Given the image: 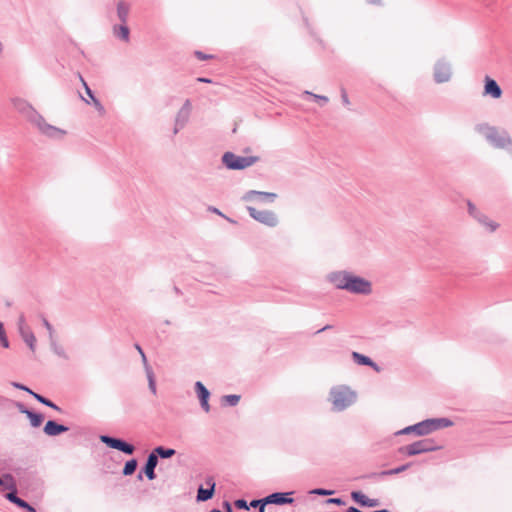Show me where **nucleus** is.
I'll list each match as a JSON object with an SVG mask.
<instances>
[{
	"mask_svg": "<svg viewBox=\"0 0 512 512\" xmlns=\"http://www.w3.org/2000/svg\"><path fill=\"white\" fill-rule=\"evenodd\" d=\"M292 501L293 499L287 498L284 493H274L265 498V503L285 504Z\"/></svg>",
	"mask_w": 512,
	"mask_h": 512,
	"instance_id": "nucleus-18",
	"label": "nucleus"
},
{
	"mask_svg": "<svg viewBox=\"0 0 512 512\" xmlns=\"http://www.w3.org/2000/svg\"><path fill=\"white\" fill-rule=\"evenodd\" d=\"M249 214L255 220L268 225L275 226L278 223L276 215L268 210H258L255 207H248Z\"/></svg>",
	"mask_w": 512,
	"mask_h": 512,
	"instance_id": "nucleus-5",
	"label": "nucleus"
},
{
	"mask_svg": "<svg viewBox=\"0 0 512 512\" xmlns=\"http://www.w3.org/2000/svg\"><path fill=\"white\" fill-rule=\"evenodd\" d=\"M432 420L434 422H437V424H436L437 429L442 428V427H449L452 425V422L446 418L432 419Z\"/></svg>",
	"mask_w": 512,
	"mask_h": 512,
	"instance_id": "nucleus-29",
	"label": "nucleus"
},
{
	"mask_svg": "<svg viewBox=\"0 0 512 512\" xmlns=\"http://www.w3.org/2000/svg\"><path fill=\"white\" fill-rule=\"evenodd\" d=\"M44 405L51 407L57 411H60V408L57 405H55L53 402H51L50 400H47Z\"/></svg>",
	"mask_w": 512,
	"mask_h": 512,
	"instance_id": "nucleus-40",
	"label": "nucleus"
},
{
	"mask_svg": "<svg viewBox=\"0 0 512 512\" xmlns=\"http://www.w3.org/2000/svg\"><path fill=\"white\" fill-rule=\"evenodd\" d=\"M136 467H137L136 460L132 459V460L127 461L124 466V469H123V474L126 476L133 474L136 470Z\"/></svg>",
	"mask_w": 512,
	"mask_h": 512,
	"instance_id": "nucleus-25",
	"label": "nucleus"
},
{
	"mask_svg": "<svg viewBox=\"0 0 512 512\" xmlns=\"http://www.w3.org/2000/svg\"><path fill=\"white\" fill-rule=\"evenodd\" d=\"M149 386H150L152 392L155 393L156 387H155V383H154L152 375L149 376Z\"/></svg>",
	"mask_w": 512,
	"mask_h": 512,
	"instance_id": "nucleus-39",
	"label": "nucleus"
},
{
	"mask_svg": "<svg viewBox=\"0 0 512 512\" xmlns=\"http://www.w3.org/2000/svg\"><path fill=\"white\" fill-rule=\"evenodd\" d=\"M330 280L338 289L361 294H369L371 292L369 281L348 272L333 273Z\"/></svg>",
	"mask_w": 512,
	"mask_h": 512,
	"instance_id": "nucleus-1",
	"label": "nucleus"
},
{
	"mask_svg": "<svg viewBox=\"0 0 512 512\" xmlns=\"http://www.w3.org/2000/svg\"><path fill=\"white\" fill-rule=\"evenodd\" d=\"M263 198L264 200H267L269 202H273L277 195L275 193H267V192H259V191H250L245 195V200L252 201L256 198Z\"/></svg>",
	"mask_w": 512,
	"mask_h": 512,
	"instance_id": "nucleus-16",
	"label": "nucleus"
},
{
	"mask_svg": "<svg viewBox=\"0 0 512 512\" xmlns=\"http://www.w3.org/2000/svg\"><path fill=\"white\" fill-rule=\"evenodd\" d=\"M199 82H204V83H210L211 80L210 79H207V78H198L197 79Z\"/></svg>",
	"mask_w": 512,
	"mask_h": 512,
	"instance_id": "nucleus-45",
	"label": "nucleus"
},
{
	"mask_svg": "<svg viewBox=\"0 0 512 512\" xmlns=\"http://www.w3.org/2000/svg\"><path fill=\"white\" fill-rule=\"evenodd\" d=\"M92 102L97 110H99L100 112L103 111L101 103L95 97H92Z\"/></svg>",
	"mask_w": 512,
	"mask_h": 512,
	"instance_id": "nucleus-36",
	"label": "nucleus"
},
{
	"mask_svg": "<svg viewBox=\"0 0 512 512\" xmlns=\"http://www.w3.org/2000/svg\"><path fill=\"white\" fill-rule=\"evenodd\" d=\"M327 502H328V503L338 504V505H340V504H342V503H343V502H342V500H341V499H339V498H331V499H328V500H327Z\"/></svg>",
	"mask_w": 512,
	"mask_h": 512,
	"instance_id": "nucleus-41",
	"label": "nucleus"
},
{
	"mask_svg": "<svg viewBox=\"0 0 512 512\" xmlns=\"http://www.w3.org/2000/svg\"><path fill=\"white\" fill-rule=\"evenodd\" d=\"M353 359L360 365H367L373 367L375 370H379L377 365L367 356H364L358 352L352 353Z\"/></svg>",
	"mask_w": 512,
	"mask_h": 512,
	"instance_id": "nucleus-19",
	"label": "nucleus"
},
{
	"mask_svg": "<svg viewBox=\"0 0 512 512\" xmlns=\"http://www.w3.org/2000/svg\"><path fill=\"white\" fill-rule=\"evenodd\" d=\"M235 506L240 509H248L246 501L242 499L235 501Z\"/></svg>",
	"mask_w": 512,
	"mask_h": 512,
	"instance_id": "nucleus-32",
	"label": "nucleus"
},
{
	"mask_svg": "<svg viewBox=\"0 0 512 512\" xmlns=\"http://www.w3.org/2000/svg\"><path fill=\"white\" fill-rule=\"evenodd\" d=\"M479 222L481 224H483L490 232H494L498 227H499V224L496 223L495 221H492L490 219H488L487 217L485 216H481L479 219Z\"/></svg>",
	"mask_w": 512,
	"mask_h": 512,
	"instance_id": "nucleus-23",
	"label": "nucleus"
},
{
	"mask_svg": "<svg viewBox=\"0 0 512 512\" xmlns=\"http://www.w3.org/2000/svg\"><path fill=\"white\" fill-rule=\"evenodd\" d=\"M450 69L445 65H438L435 69V79L438 83H443L450 78Z\"/></svg>",
	"mask_w": 512,
	"mask_h": 512,
	"instance_id": "nucleus-17",
	"label": "nucleus"
},
{
	"mask_svg": "<svg viewBox=\"0 0 512 512\" xmlns=\"http://www.w3.org/2000/svg\"><path fill=\"white\" fill-rule=\"evenodd\" d=\"M437 422H434L432 419L422 421L416 425L405 428L402 433H410L415 432L417 435H427L432 431L437 430L436 426Z\"/></svg>",
	"mask_w": 512,
	"mask_h": 512,
	"instance_id": "nucleus-6",
	"label": "nucleus"
},
{
	"mask_svg": "<svg viewBox=\"0 0 512 512\" xmlns=\"http://www.w3.org/2000/svg\"><path fill=\"white\" fill-rule=\"evenodd\" d=\"M152 453H154L156 456L159 455L162 458H170L173 455H175V450L174 449H165V448L159 446V447L155 448Z\"/></svg>",
	"mask_w": 512,
	"mask_h": 512,
	"instance_id": "nucleus-21",
	"label": "nucleus"
},
{
	"mask_svg": "<svg viewBox=\"0 0 512 512\" xmlns=\"http://www.w3.org/2000/svg\"><path fill=\"white\" fill-rule=\"evenodd\" d=\"M352 499L362 506L376 507L379 505L377 499H370L360 491H353L351 493Z\"/></svg>",
	"mask_w": 512,
	"mask_h": 512,
	"instance_id": "nucleus-11",
	"label": "nucleus"
},
{
	"mask_svg": "<svg viewBox=\"0 0 512 512\" xmlns=\"http://www.w3.org/2000/svg\"><path fill=\"white\" fill-rule=\"evenodd\" d=\"M129 12V7L124 2H120L117 7V13L120 20L125 23Z\"/></svg>",
	"mask_w": 512,
	"mask_h": 512,
	"instance_id": "nucleus-22",
	"label": "nucleus"
},
{
	"mask_svg": "<svg viewBox=\"0 0 512 512\" xmlns=\"http://www.w3.org/2000/svg\"><path fill=\"white\" fill-rule=\"evenodd\" d=\"M484 82L485 85L483 94L485 96H490L494 99L501 98L502 90L494 79L490 78L489 76H486Z\"/></svg>",
	"mask_w": 512,
	"mask_h": 512,
	"instance_id": "nucleus-9",
	"label": "nucleus"
},
{
	"mask_svg": "<svg viewBox=\"0 0 512 512\" xmlns=\"http://www.w3.org/2000/svg\"><path fill=\"white\" fill-rule=\"evenodd\" d=\"M347 512H362V511L358 510L355 507H350V508H348Z\"/></svg>",
	"mask_w": 512,
	"mask_h": 512,
	"instance_id": "nucleus-46",
	"label": "nucleus"
},
{
	"mask_svg": "<svg viewBox=\"0 0 512 512\" xmlns=\"http://www.w3.org/2000/svg\"><path fill=\"white\" fill-rule=\"evenodd\" d=\"M135 348H136L137 352H139V354L142 353L143 350L138 344L135 345Z\"/></svg>",
	"mask_w": 512,
	"mask_h": 512,
	"instance_id": "nucleus-50",
	"label": "nucleus"
},
{
	"mask_svg": "<svg viewBox=\"0 0 512 512\" xmlns=\"http://www.w3.org/2000/svg\"><path fill=\"white\" fill-rule=\"evenodd\" d=\"M27 391H29V392H30V393H31V394H32V395H33V396H34V397H35L39 402H41L42 404H45V403H46V401L48 400V399L44 398L43 396H41V395H39V394H36V393H34V392L30 391L29 389H27Z\"/></svg>",
	"mask_w": 512,
	"mask_h": 512,
	"instance_id": "nucleus-34",
	"label": "nucleus"
},
{
	"mask_svg": "<svg viewBox=\"0 0 512 512\" xmlns=\"http://www.w3.org/2000/svg\"><path fill=\"white\" fill-rule=\"evenodd\" d=\"M195 56L199 59V60H208V59H211L213 58L212 55H206L204 54L203 52L201 51H195Z\"/></svg>",
	"mask_w": 512,
	"mask_h": 512,
	"instance_id": "nucleus-31",
	"label": "nucleus"
},
{
	"mask_svg": "<svg viewBox=\"0 0 512 512\" xmlns=\"http://www.w3.org/2000/svg\"><path fill=\"white\" fill-rule=\"evenodd\" d=\"M0 343L2 344V346L4 348H8L9 347V342H8L7 337H6L3 324L1 322H0Z\"/></svg>",
	"mask_w": 512,
	"mask_h": 512,
	"instance_id": "nucleus-28",
	"label": "nucleus"
},
{
	"mask_svg": "<svg viewBox=\"0 0 512 512\" xmlns=\"http://www.w3.org/2000/svg\"><path fill=\"white\" fill-rule=\"evenodd\" d=\"M101 441L107 444L109 447L120 450L126 454H132L134 447L120 439L111 438L109 436H102Z\"/></svg>",
	"mask_w": 512,
	"mask_h": 512,
	"instance_id": "nucleus-8",
	"label": "nucleus"
},
{
	"mask_svg": "<svg viewBox=\"0 0 512 512\" xmlns=\"http://www.w3.org/2000/svg\"><path fill=\"white\" fill-rule=\"evenodd\" d=\"M261 502H262V500H253V501L250 503V505H251L252 507H257V506H260Z\"/></svg>",
	"mask_w": 512,
	"mask_h": 512,
	"instance_id": "nucleus-42",
	"label": "nucleus"
},
{
	"mask_svg": "<svg viewBox=\"0 0 512 512\" xmlns=\"http://www.w3.org/2000/svg\"><path fill=\"white\" fill-rule=\"evenodd\" d=\"M19 332L23 338V340L26 342V344L29 346V348L34 351L35 345H36V338L31 331V329L26 325L25 319L23 316H20L19 322H18Z\"/></svg>",
	"mask_w": 512,
	"mask_h": 512,
	"instance_id": "nucleus-7",
	"label": "nucleus"
},
{
	"mask_svg": "<svg viewBox=\"0 0 512 512\" xmlns=\"http://www.w3.org/2000/svg\"><path fill=\"white\" fill-rule=\"evenodd\" d=\"M66 431H68V427L52 420L48 421L44 427V432L49 436H56Z\"/></svg>",
	"mask_w": 512,
	"mask_h": 512,
	"instance_id": "nucleus-12",
	"label": "nucleus"
},
{
	"mask_svg": "<svg viewBox=\"0 0 512 512\" xmlns=\"http://www.w3.org/2000/svg\"><path fill=\"white\" fill-rule=\"evenodd\" d=\"M240 400L238 395H226L223 397V401L230 406H235Z\"/></svg>",
	"mask_w": 512,
	"mask_h": 512,
	"instance_id": "nucleus-27",
	"label": "nucleus"
},
{
	"mask_svg": "<svg viewBox=\"0 0 512 512\" xmlns=\"http://www.w3.org/2000/svg\"><path fill=\"white\" fill-rule=\"evenodd\" d=\"M157 463H158L157 456L154 453H151L148 456L147 463H146V466H145V469H144L146 476L150 480H153L156 477L154 469H155Z\"/></svg>",
	"mask_w": 512,
	"mask_h": 512,
	"instance_id": "nucleus-15",
	"label": "nucleus"
},
{
	"mask_svg": "<svg viewBox=\"0 0 512 512\" xmlns=\"http://www.w3.org/2000/svg\"><path fill=\"white\" fill-rule=\"evenodd\" d=\"M475 211V207L472 204H469V212L473 214Z\"/></svg>",
	"mask_w": 512,
	"mask_h": 512,
	"instance_id": "nucleus-48",
	"label": "nucleus"
},
{
	"mask_svg": "<svg viewBox=\"0 0 512 512\" xmlns=\"http://www.w3.org/2000/svg\"><path fill=\"white\" fill-rule=\"evenodd\" d=\"M140 355H141V358H142L144 364H146L147 358H146V355L144 354V352L142 351V353H140Z\"/></svg>",
	"mask_w": 512,
	"mask_h": 512,
	"instance_id": "nucleus-47",
	"label": "nucleus"
},
{
	"mask_svg": "<svg viewBox=\"0 0 512 512\" xmlns=\"http://www.w3.org/2000/svg\"><path fill=\"white\" fill-rule=\"evenodd\" d=\"M223 163L232 170H242L251 167L259 161L258 156H239L232 152H226L222 157Z\"/></svg>",
	"mask_w": 512,
	"mask_h": 512,
	"instance_id": "nucleus-3",
	"label": "nucleus"
},
{
	"mask_svg": "<svg viewBox=\"0 0 512 512\" xmlns=\"http://www.w3.org/2000/svg\"><path fill=\"white\" fill-rule=\"evenodd\" d=\"M330 399L336 411L350 407L356 400V394L345 385L336 386L330 391Z\"/></svg>",
	"mask_w": 512,
	"mask_h": 512,
	"instance_id": "nucleus-2",
	"label": "nucleus"
},
{
	"mask_svg": "<svg viewBox=\"0 0 512 512\" xmlns=\"http://www.w3.org/2000/svg\"><path fill=\"white\" fill-rule=\"evenodd\" d=\"M27 417L30 419V422H31V425L33 427H38L41 425V423L43 422V416L40 415V414H36V413H33L31 411H28V410H24L23 411Z\"/></svg>",
	"mask_w": 512,
	"mask_h": 512,
	"instance_id": "nucleus-20",
	"label": "nucleus"
},
{
	"mask_svg": "<svg viewBox=\"0 0 512 512\" xmlns=\"http://www.w3.org/2000/svg\"><path fill=\"white\" fill-rule=\"evenodd\" d=\"M79 77H80V80H81V82H82V84H83V86H84L85 90H86L87 95L92 99V97H94V96H93V94H92L91 89L88 87V85H87V83L84 81V79H83L81 76H79Z\"/></svg>",
	"mask_w": 512,
	"mask_h": 512,
	"instance_id": "nucleus-33",
	"label": "nucleus"
},
{
	"mask_svg": "<svg viewBox=\"0 0 512 512\" xmlns=\"http://www.w3.org/2000/svg\"><path fill=\"white\" fill-rule=\"evenodd\" d=\"M114 32L117 36L127 41L129 38V29L126 25H121L119 27L114 28Z\"/></svg>",
	"mask_w": 512,
	"mask_h": 512,
	"instance_id": "nucleus-24",
	"label": "nucleus"
},
{
	"mask_svg": "<svg viewBox=\"0 0 512 512\" xmlns=\"http://www.w3.org/2000/svg\"><path fill=\"white\" fill-rule=\"evenodd\" d=\"M434 449L435 447L432 445V441L429 439H424L401 447L399 452L408 456H413L424 452L433 451Z\"/></svg>",
	"mask_w": 512,
	"mask_h": 512,
	"instance_id": "nucleus-4",
	"label": "nucleus"
},
{
	"mask_svg": "<svg viewBox=\"0 0 512 512\" xmlns=\"http://www.w3.org/2000/svg\"><path fill=\"white\" fill-rule=\"evenodd\" d=\"M341 97H342V101L345 105H349L350 104V101H349V98H348V95L346 93L345 90H342V94H341Z\"/></svg>",
	"mask_w": 512,
	"mask_h": 512,
	"instance_id": "nucleus-37",
	"label": "nucleus"
},
{
	"mask_svg": "<svg viewBox=\"0 0 512 512\" xmlns=\"http://www.w3.org/2000/svg\"><path fill=\"white\" fill-rule=\"evenodd\" d=\"M44 325L48 329V331L50 333H52V327H51L50 323L46 319H44Z\"/></svg>",
	"mask_w": 512,
	"mask_h": 512,
	"instance_id": "nucleus-43",
	"label": "nucleus"
},
{
	"mask_svg": "<svg viewBox=\"0 0 512 512\" xmlns=\"http://www.w3.org/2000/svg\"><path fill=\"white\" fill-rule=\"evenodd\" d=\"M211 512H221V511H219V510H212Z\"/></svg>",
	"mask_w": 512,
	"mask_h": 512,
	"instance_id": "nucleus-51",
	"label": "nucleus"
},
{
	"mask_svg": "<svg viewBox=\"0 0 512 512\" xmlns=\"http://www.w3.org/2000/svg\"><path fill=\"white\" fill-rule=\"evenodd\" d=\"M6 498L9 501H11L12 503H14L15 505H17L18 507L23 508V509L27 510L28 512H36V510L31 505H29L27 502H25L24 500L17 497L16 488L13 491L7 493Z\"/></svg>",
	"mask_w": 512,
	"mask_h": 512,
	"instance_id": "nucleus-14",
	"label": "nucleus"
},
{
	"mask_svg": "<svg viewBox=\"0 0 512 512\" xmlns=\"http://www.w3.org/2000/svg\"><path fill=\"white\" fill-rule=\"evenodd\" d=\"M407 468H408V465H403V466H400V467L392 469V470L383 471L382 475L398 474V473H401V472L405 471Z\"/></svg>",
	"mask_w": 512,
	"mask_h": 512,
	"instance_id": "nucleus-30",
	"label": "nucleus"
},
{
	"mask_svg": "<svg viewBox=\"0 0 512 512\" xmlns=\"http://www.w3.org/2000/svg\"><path fill=\"white\" fill-rule=\"evenodd\" d=\"M313 493L318 494V495H330L333 492L329 491V490H324V489H316L313 491Z\"/></svg>",
	"mask_w": 512,
	"mask_h": 512,
	"instance_id": "nucleus-35",
	"label": "nucleus"
},
{
	"mask_svg": "<svg viewBox=\"0 0 512 512\" xmlns=\"http://www.w3.org/2000/svg\"><path fill=\"white\" fill-rule=\"evenodd\" d=\"M225 507H226L228 512H232L231 506H230V504L228 502L225 503Z\"/></svg>",
	"mask_w": 512,
	"mask_h": 512,
	"instance_id": "nucleus-49",
	"label": "nucleus"
},
{
	"mask_svg": "<svg viewBox=\"0 0 512 512\" xmlns=\"http://www.w3.org/2000/svg\"><path fill=\"white\" fill-rule=\"evenodd\" d=\"M0 485H5L7 489L13 491L15 489V482L10 475H6L3 479L0 478Z\"/></svg>",
	"mask_w": 512,
	"mask_h": 512,
	"instance_id": "nucleus-26",
	"label": "nucleus"
},
{
	"mask_svg": "<svg viewBox=\"0 0 512 512\" xmlns=\"http://www.w3.org/2000/svg\"><path fill=\"white\" fill-rule=\"evenodd\" d=\"M195 389H196V392L198 394V397L200 399V402H201V406L203 407V409L206 411V412H209L210 410V406H209V403H208V399H209V391L206 389V387L201 383V382H196L195 384Z\"/></svg>",
	"mask_w": 512,
	"mask_h": 512,
	"instance_id": "nucleus-10",
	"label": "nucleus"
},
{
	"mask_svg": "<svg viewBox=\"0 0 512 512\" xmlns=\"http://www.w3.org/2000/svg\"><path fill=\"white\" fill-rule=\"evenodd\" d=\"M265 499L261 502L260 504V507H259V512H264L265 511Z\"/></svg>",
	"mask_w": 512,
	"mask_h": 512,
	"instance_id": "nucleus-44",
	"label": "nucleus"
},
{
	"mask_svg": "<svg viewBox=\"0 0 512 512\" xmlns=\"http://www.w3.org/2000/svg\"><path fill=\"white\" fill-rule=\"evenodd\" d=\"M207 485L210 486L209 489H204L203 487H200L198 489V493H197V500L198 501H207L209 500L210 498H212L213 494H214V488H215V482L213 481V479H208L206 481Z\"/></svg>",
	"mask_w": 512,
	"mask_h": 512,
	"instance_id": "nucleus-13",
	"label": "nucleus"
},
{
	"mask_svg": "<svg viewBox=\"0 0 512 512\" xmlns=\"http://www.w3.org/2000/svg\"><path fill=\"white\" fill-rule=\"evenodd\" d=\"M306 94L312 95L314 98L319 99L320 101L328 102V98L326 96H320L316 94H312L308 91H306Z\"/></svg>",
	"mask_w": 512,
	"mask_h": 512,
	"instance_id": "nucleus-38",
	"label": "nucleus"
}]
</instances>
